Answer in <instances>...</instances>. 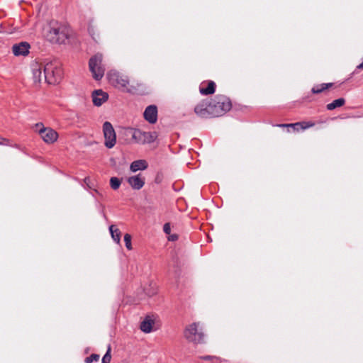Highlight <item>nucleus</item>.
Masks as SVG:
<instances>
[{
	"instance_id": "f257e3e1",
	"label": "nucleus",
	"mask_w": 363,
	"mask_h": 363,
	"mask_svg": "<svg viewBox=\"0 0 363 363\" xmlns=\"http://www.w3.org/2000/svg\"><path fill=\"white\" fill-rule=\"evenodd\" d=\"M44 35L52 43H65L69 36V28L57 21H52L44 28Z\"/></svg>"
},
{
	"instance_id": "f03ea898",
	"label": "nucleus",
	"mask_w": 363,
	"mask_h": 363,
	"mask_svg": "<svg viewBox=\"0 0 363 363\" xmlns=\"http://www.w3.org/2000/svg\"><path fill=\"white\" fill-rule=\"evenodd\" d=\"M43 78L50 84L59 83L63 74L61 64L57 60L47 62L43 66Z\"/></svg>"
},
{
	"instance_id": "7ed1b4c3",
	"label": "nucleus",
	"mask_w": 363,
	"mask_h": 363,
	"mask_svg": "<svg viewBox=\"0 0 363 363\" xmlns=\"http://www.w3.org/2000/svg\"><path fill=\"white\" fill-rule=\"evenodd\" d=\"M107 77L108 79L109 82L115 86H118V88H123L125 89L128 92L133 94L135 93L137 91V89L135 86H128L129 81L126 76L122 75L117 72H109L107 74Z\"/></svg>"
},
{
	"instance_id": "20e7f679",
	"label": "nucleus",
	"mask_w": 363,
	"mask_h": 363,
	"mask_svg": "<svg viewBox=\"0 0 363 363\" xmlns=\"http://www.w3.org/2000/svg\"><path fill=\"white\" fill-rule=\"evenodd\" d=\"M212 107L211 115L213 117H218L223 115L231 108V102L228 98L220 95L216 96L213 102H211Z\"/></svg>"
},
{
	"instance_id": "39448f33",
	"label": "nucleus",
	"mask_w": 363,
	"mask_h": 363,
	"mask_svg": "<svg viewBox=\"0 0 363 363\" xmlns=\"http://www.w3.org/2000/svg\"><path fill=\"white\" fill-rule=\"evenodd\" d=\"M184 337L189 341L196 344L202 343L204 337L203 332L199 328V323H193L184 330Z\"/></svg>"
},
{
	"instance_id": "423d86ee",
	"label": "nucleus",
	"mask_w": 363,
	"mask_h": 363,
	"mask_svg": "<svg viewBox=\"0 0 363 363\" xmlns=\"http://www.w3.org/2000/svg\"><path fill=\"white\" fill-rule=\"evenodd\" d=\"M89 67L94 79L100 80L104 75L105 68L102 65V55L96 54L91 57Z\"/></svg>"
},
{
	"instance_id": "0eeeda50",
	"label": "nucleus",
	"mask_w": 363,
	"mask_h": 363,
	"mask_svg": "<svg viewBox=\"0 0 363 363\" xmlns=\"http://www.w3.org/2000/svg\"><path fill=\"white\" fill-rule=\"evenodd\" d=\"M130 131L133 140L139 144L151 143L157 137L155 132H144L139 129H130Z\"/></svg>"
},
{
	"instance_id": "6e6552de",
	"label": "nucleus",
	"mask_w": 363,
	"mask_h": 363,
	"mask_svg": "<svg viewBox=\"0 0 363 363\" xmlns=\"http://www.w3.org/2000/svg\"><path fill=\"white\" fill-rule=\"evenodd\" d=\"M35 126L39 128L38 133L45 143L50 144L57 140L58 134L55 130L50 128H45L41 123H37Z\"/></svg>"
},
{
	"instance_id": "1a4fd4ad",
	"label": "nucleus",
	"mask_w": 363,
	"mask_h": 363,
	"mask_svg": "<svg viewBox=\"0 0 363 363\" xmlns=\"http://www.w3.org/2000/svg\"><path fill=\"white\" fill-rule=\"evenodd\" d=\"M103 131L105 138V146L112 148L116 142V136L113 125L110 122L106 121L103 125Z\"/></svg>"
},
{
	"instance_id": "9d476101",
	"label": "nucleus",
	"mask_w": 363,
	"mask_h": 363,
	"mask_svg": "<svg viewBox=\"0 0 363 363\" xmlns=\"http://www.w3.org/2000/svg\"><path fill=\"white\" fill-rule=\"evenodd\" d=\"M210 104L211 102H208V101H202L195 106L194 112L197 116L201 118L213 117L211 115L212 107Z\"/></svg>"
},
{
	"instance_id": "9b49d317",
	"label": "nucleus",
	"mask_w": 363,
	"mask_h": 363,
	"mask_svg": "<svg viewBox=\"0 0 363 363\" xmlns=\"http://www.w3.org/2000/svg\"><path fill=\"white\" fill-rule=\"evenodd\" d=\"M30 45L26 42H21L12 46V51L15 56L27 55L29 53Z\"/></svg>"
},
{
	"instance_id": "f8f14e48",
	"label": "nucleus",
	"mask_w": 363,
	"mask_h": 363,
	"mask_svg": "<svg viewBox=\"0 0 363 363\" xmlns=\"http://www.w3.org/2000/svg\"><path fill=\"white\" fill-rule=\"evenodd\" d=\"M144 118L150 123H155L157 119V108L155 105L148 106L144 111Z\"/></svg>"
},
{
	"instance_id": "ddd939ff",
	"label": "nucleus",
	"mask_w": 363,
	"mask_h": 363,
	"mask_svg": "<svg viewBox=\"0 0 363 363\" xmlns=\"http://www.w3.org/2000/svg\"><path fill=\"white\" fill-rule=\"evenodd\" d=\"M108 94L101 89L95 90L92 93V101L96 106H100L108 100Z\"/></svg>"
},
{
	"instance_id": "4468645a",
	"label": "nucleus",
	"mask_w": 363,
	"mask_h": 363,
	"mask_svg": "<svg viewBox=\"0 0 363 363\" xmlns=\"http://www.w3.org/2000/svg\"><path fill=\"white\" fill-rule=\"evenodd\" d=\"M44 65L38 62H33L31 65V69L33 73V78L35 83H40L43 79L42 71L43 70Z\"/></svg>"
},
{
	"instance_id": "2eb2a0df",
	"label": "nucleus",
	"mask_w": 363,
	"mask_h": 363,
	"mask_svg": "<svg viewBox=\"0 0 363 363\" xmlns=\"http://www.w3.org/2000/svg\"><path fill=\"white\" fill-rule=\"evenodd\" d=\"M128 182L133 189L139 190L144 186L145 179L139 174L135 176L130 177L128 179Z\"/></svg>"
},
{
	"instance_id": "dca6fc26",
	"label": "nucleus",
	"mask_w": 363,
	"mask_h": 363,
	"mask_svg": "<svg viewBox=\"0 0 363 363\" xmlns=\"http://www.w3.org/2000/svg\"><path fill=\"white\" fill-rule=\"evenodd\" d=\"M153 324L154 320L150 316H147L140 323V330L145 333H149L152 331Z\"/></svg>"
},
{
	"instance_id": "f3484780",
	"label": "nucleus",
	"mask_w": 363,
	"mask_h": 363,
	"mask_svg": "<svg viewBox=\"0 0 363 363\" xmlns=\"http://www.w3.org/2000/svg\"><path fill=\"white\" fill-rule=\"evenodd\" d=\"M147 167L145 160H140L134 161L131 163L130 169L132 172H135L138 170H144Z\"/></svg>"
},
{
	"instance_id": "a211bd4d",
	"label": "nucleus",
	"mask_w": 363,
	"mask_h": 363,
	"mask_svg": "<svg viewBox=\"0 0 363 363\" xmlns=\"http://www.w3.org/2000/svg\"><path fill=\"white\" fill-rule=\"evenodd\" d=\"M315 125L313 122H297L294 123H290V127L293 128L294 130L298 131L300 130H306L311 127H313Z\"/></svg>"
},
{
	"instance_id": "6ab92c4d",
	"label": "nucleus",
	"mask_w": 363,
	"mask_h": 363,
	"mask_svg": "<svg viewBox=\"0 0 363 363\" xmlns=\"http://www.w3.org/2000/svg\"><path fill=\"white\" fill-rule=\"evenodd\" d=\"M216 84L213 81H210L206 88L200 87V93L203 95L212 94L215 92Z\"/></svg>"
},
{
	"instance_id": "aec40b11",
	"label": "nucleus",
	"mask_w": 363,
	"mask_h": 363,
	"mask_svg": "<svg viewBox=\"0 0 363 363\" xmlns=\"http://www.w3.org/2000/svg\"><path fill=\"white\" fill-rule=\"evenodd\" d=\"M345 103V100L343 98H340L334 100L332 103L327 105V109L329 111L333 110L336 108L342 106Z\"/></svg>"
},
{
	"instance_id": "412c9836",
	"label": "nucleus",
	"mask_w": 363,
	"mask_h": 363,
	"mask_svg": "<svg viewBox=\"0 0 363 363\" xmlns=\"http://www.w3.org/2000/svg\"><path fill=\"white\" fill-rule=\"evenodd\" d=\"M109 230L113 240L116 242L119 243L121 240V232L118 228H115L113 225L109 227Z\"/></svg>"
},
{
	"instance_id": "4be33fe9",
	"label": "nucleus",
	"mask_w": 363,
	"mask_h": 363,
	"mask_svg": "<svg viewBox=\"0 0 363 363\" xmlns=\"http://www.w3.org/2000/svg\"><path fill=\"white\" fill-rule=\"evenodd\" d=\"M333 86V83H327L323 84L321 85L315 86L312 89V92L313 94H319L323 91L324 90L331 87Z\"/></svg>"
},
{
	"instance_id": "5701e85b",
	"label": "nucleus",
	"mask_w": 363,
	"mask_h": 363,
	"mask_svg": "<svg viewBox=\"0 0 363 363\" xmlns=\"http://www.w3.org/2000/svg\"><path fill=\"white\" fill-rule=\"evenodd\" d=\"M121 183V180L117 177H111L110 179V185L114 190H116L119 188Z\"/></svg>"
},
{
	"instance_id": "b1692460",
	"label": "nucleus",
	"mask_w": 363,
	"mask_h": 363,
	"mask_svg": "<svg viewBox=\"0 0 363 363\" xmlns=\"http://www.w3.org/2000/svg\"><path fill=\"white\" fill-rule=\"evenodd\" d=\"M111 359V346L109 345L106 354L104 355L102 358L101 363H110Z\"/></svg>"
},
{
	"instance_id": "393cba45",
	"label": "nucleus",
	"mask_w": 363,
	"mask_h": 363,
	"mask_svg": "<svg viewBox=\"0 0 363 363\" xmlns=\"http://www.w3.org/2000/svg\"><path fill=\"white\" fill-rule=\"evenodd\" d=\"M124 242L125 244V247L128 250H132V245H131V235L130 234H125L124 235Z\"/></svg>"
},
{
	"instance_id": "a878e982",
	"label": "nucleus",
	"mask_w": 363,
	"mask_h": 363,
	"mask_svg": "<svg viewBox=\"0 0 363 363\" xmlns=\"http://www.w3.org/2000/svg\"><path fill=\"white\" fill-rule=\"evenodd\" d=\"M99 359V355L96 354H92L89 357L85 359V363H92L94 361L97 362Z\"/></svg>"
},
{
	"instance_id": "bb28decb",
	"label": "nucleus",
	"mask_w": 363,
	"mask_h": 363,
	"mask_svg": "<svg viewBox=\"0 0 363 363\" xmlns=\"http://www.w3.org/2000/svg\"><path fill=\"white\" fill-rule=\"evenodd\" d=\"M163 230L164 232L167 234V235H169L170 233H171V227H170V224L169 223H167L164 225L163 226Z\"/></svg>"
},
{
	"instance_id": "cd10ccee",
	"label": "nucleus",
	"mask_w": 363,
	"mask_h": 363,
	"mask_svg": "<svg viewBox=\"0 0 363 363\" xmlns=\"http://www.w3.org/2000/svg\"><path fill=\"white\" fill-rule=\"evenodd\" d=\"M169 240H171V241H175L178 239V235H176V234H174V235H171L169 237Z\"/></svg>"
},
{
	"instance_id": "c85d7f7f",
	"label": "nucleus",
	"mask_w": 363,
	"mask_h": 363,
	"mask_svg": "<svg viewBox=\"0 0 363 363\" xmlns=\"http://www.w3.org/2000/svg\"><path fill=\"white\" fill-rule=\"evenodd\" d=\"M204 360H211L213 359V358H215L213 356H209V355H207V356H204V357H201Z\"/></svg>"
},
{
	"instance_id": "c756f323",
	"label": "nucleus",
	"mask_w": 363,
	"mask_h": 363,
	"mask_svg": "<svg viewBox=\"0 0 363 363\" xmlns=\"http://www.w3.org/2000/svg\"><path fill=\"white\" fill-rule=\"evenodd\" d=\"M278 127L285 128V127H290V123H282V124H278L277 125Z\"/></svg>"
},
{
	"instance_id": "7c9ffc66",
	"label": "nucleus",
	"mask_w": 363,
	"mask_h": 363,
	"mask_svg": "<svg viewBox=\"0 0 363 363\" xmlns=\"http://www.w3.org/2000/svg\"><path fill=\"white\" fill-rule=\"evenodd\" d=\"M357 69H363V62L362 63H360L357 67Z\"/></svg>"
}]
</instances>
